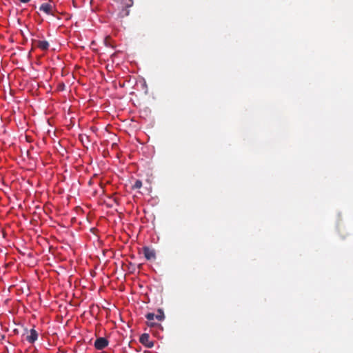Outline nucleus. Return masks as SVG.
Returning <instances> with one entry per match:
<instances>
[{"mask_svg":"<svg viewBox=\"0 0 353 353\" xmlns=\"http://www.w3.org/2000/svg\"><path fill=\"white\" fill-rule=\"evenodd\" d=\"M145 318L148 320V325L152 327L155 325V323L153 322L154 319H157L158 321H161L164 319L165 315L163 312L159 309L157 314H154V313H148L145 315Z\"/></svg>","mask_w":353,"mask_h":353,"instance_id":"obj_1","label":"nucleus"},{"mask_svg":"<svg viewBox=\"0 0 353 353\" xmlns=\"http://www.w3.org/2000/svg\"><path fill=\"white\" fill-rule=\"evenodd\" d=\"M143 254L145 258L148 260H154L156 259V253L154 249L145 246L143 248Z\"/></svg>","mask_w":353,"mask_h":353,"instance_id":"obj_2","label":"nucleus"},{"mask_svg":"<svg viewBox=\"0 0 353 353\" xmlns=\"http://www.w3.org/2000/svg\"><path fill=\"white\" fill-rule=\"evenodd\" d=\"M108 345V341L103 337H99L94 342V347L97 350H103Z\"/></svg>","mask_w":353,"mask_h":353,"instance_id":"obj_3","label":"nucleus"},{"mask_svg":"<svg viewBox=\"0 0 353 353\" xmlns=\"http://www.w3.org/2000/svg\"><path fill=\"white\" fill-rule=\"evenodd\" d=\"M139 341L147 347H152L154 345V343L150 340V335L146 333L141 334Z\"/></svg>","mask_w":353,"mask_h":353,"instance_id":"obj_4","label":"nucleus"},{"mask_svg":"<svg viewBox=\"0 0 353 353\" xmlns=\"http://www.w3.org/2000/svg\"><path fill=\"white\" fill-rule=\"evenodd\" d=\"M33 43L35 46L42 50H47L49 48V43L45 40H33Z\"/></svg>","mask_w":353,"mask_h":353,"instance_id":"obj_5","label":"nucleus"},{"mask_svg":"<svg viewBox=\"0 0 353 353\" xmlns=\"http://www.w3.org/2000/svg\"><path fill=\"white\" fill-rule=\"evenodd\" d=\"M37 332L34 329H31L29 331V333H28L26 339L30 343H33L37 340Z\"/></svg>","mask_w":353,"mask_h":353,"instance_id":"obj_6","label":"nucleus"},{"mask_svg":"<svg viewBox=\"0 0 353 353\" xmlns=\"http://www.w3.org/2000/svg\"><path fill=\"white\" fill-rule=\"evenodd\" d=\"M52 9H53V7L52 6V5H50V3H48L41 4L39 8V10L41 11H43V12L46 13L47 14L53 15Z\"/></svg>","mask_w":353,"mask_h":353,"instance_id":"obj_7","label":"nucleus"},{"mask_svg":"<svg viewBox=\"0 0 353 353\" xmlns=\"http://www.w3.org/2000/svg\"><path fill=\"white\" fill-rule=\"evenodd\" d=\"M142 187V181L141 180H136L134 185H132V189H139Z\"/></svg>","mask_w":353,"mask_h":353,"instance_id":"obj_8","label":"nucleus"}]
</instances>
